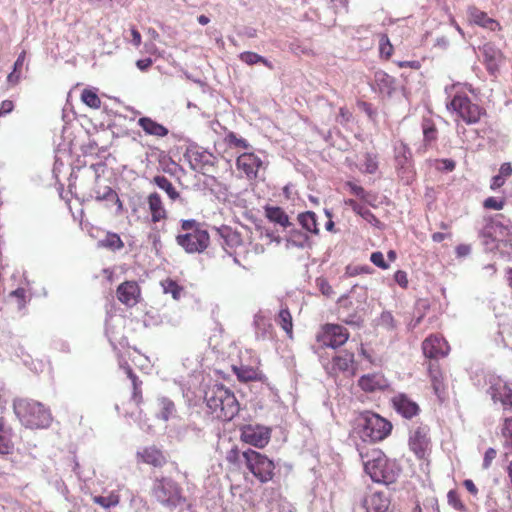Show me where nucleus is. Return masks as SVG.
I'll return each mask as SVG.
<instances>
[{
	"mask_svg": "<svg viewBox=\"0 0 512 512\" xmlns=\"http://www.w3.org/2000/svg\"><path fill=\"white\" fill-rule=\"evenodd\" d=\"M447 93L446 109L467 125H474L487 115L486 109L474 102L469 93L477 96L478 92L471 84L454 83L445 89Z\"/></svg>",
	"mask_w": 512,
	"mask_h": 512,
	"instance_id": "obj_1",
	"label": "nucleus"
},
{
	"mask_svg": "<svg viewBox=\"0 0 512 512\" xmlns=\"http://www.w3.org/2000/svg\"><path fill=\"white\" fill-rule=\"evenodd\" d=\"M205 401L210 413L221 421H231L240 410L235 394L221 384L208 388Z\"/></svg>",
	"mask_w": 512,
	"mask_h": 512,
	"instance_id": "obj_2",
	"label": "nucleus"
},
{
	"mask_svg": "<svg viewBox=\"0 0 512 512\" xmlns=\"http://www.w3.org/2000/svg\"><path fill=\"white\" fill-rule=\"evenodd\" d=\"M354 430L364 442L375 443L391 434L392 424L377 413L363 411L355 418Z\"/></svg>",
	"mask_w": 512,
	"mask_h": 512,
	"instance_id": "obj_3",
	"label": "nucleus"
},
{
	"mask_svg": "<svg viewBox=\"0 0 512 512\" xmlns=\"http://www.w3.org/2000/svg\"><path fill=\"white\" fill-rule=\"evenodd\" d=\"M360 456L365 472L374 482L390 484L396 481L398 469L381 450L374 448L366 453L360 451Z\"/></svg>",
	"mask_w": 512,
	"mask_h": 512,
	"instance_id": "obj_4",
	"label": "nucleus"
},
{
	"mask_svg": "<svg viewBox=\"0 0 512 512\" xmlns=\"http://www.w3.org/2000/svg\"><path fill=\"white\" fill-rule=\"evenodd\" d=\"M13 409L22 424L28 428H46L52 422L49 408L36 400L29 398L15 399Z\"/></svg>",
	"mask_w": 512,
	"mask_h": 512,
	"instance_id": "obj_5",
	"label": "nucleus"
},
{
	"mask_svg": "<svg viewBox=\"0 0 512 512\" xmlns=\"http://www.w3.org/2000/svg\"><path fill=\"white\" fill-rule=\"evenodd\" d=\"M242 456L247 469L261 483H267L274 478L275 464L266 455L256 450L248 449L242 453Z\"/></svg>",
	"mask_w": 512,
	"mask_h": 512,
	"instance_id": "obj_6",
	"label": "nucleus"
},
{
	"mask_svg": "<svg viewBox=\"0 0 512 512\" xmlns=\"http://www.w3.org/2000/svg\"><path fill=\"white\" fill-rule=\"evenodd\" d=\"M349 331L340 324L326 323L322 325L316 335V341L322 347L336 349L343 346L349 339Z\"/></svg>",
	"mask_w": 512,
	"mask_h": 512,
	"instance_id": "obj_7",
	"label": "nucleus"
},
{
	"mask_svg": "<svg viewBox=\"0 0 512 512\" xmlns=\"http://www.w3.org/2000/svg\"><path fill=\"white\" fill-rule=\"evenodd\" d=\"M153 495L164 505L176 506L182 500L181 489L178 484L165 477L155 481Z\"/></svg>",
	"mask_w": 512,
	"mask_h": 512,
	"instance_id": "obj_8",
	"label": "nucleus"
},
{
	"mask_svg": "<svg viewBox=\"0 0 512 512\" xmlns=\"http://www.w3.org/2000/svg\"><path fill=\"white\" fill-rule=\"evenodd\" d=\"M176 242L187 253H201L209 246L210 236L206 230L200 229L177 235Z\"/></svg>",
	"mask_w": 512,
	"mask_h": 512,
	"instance_id": "obj_9",
	"label": "nucleus"
},
{
	"mask_svg": "<svg viewBox=\"0 0 512 512\" xmlns=\"http://www.w3.org/2000/svg\"><path fill=\"white\" fill-rule=\"evenodd\" d=\"M271 429L262 425H244L240 428V439L256 448H264L270 441Z\"/></svg>",
	"mask_w": 512,
	"mask_h": 512,
	"instance_id": "obj_10",
	"label": "nucleus"
},
{
	"mask_svg": "<svg viewBox=\"0 0 512 512\" xmlns=\"http://www.w3.org/2000/svg\"><path fill=\"white\" fill-rule=\"evenodd\" d=\"M488 393L494 402H499L504 408H512V383L501 377H491Z\"/></svg>",
	"mask_w": 512,
	"mask_h": 512,
	"instance_id": "obj_11",
	"label": "nucleus"
},
{
	"mask_svg": "<svg viewBox=\"0 0 512 512\" xmlns=\"http://www.w3.org/2000/svg\"><path fill=\"white\" fill-rule=\"evenodd\" d=\"M422 351L426 358L437 360L449 354L450 346L440 334H431L422 342Z\"/></svg>",
	"mask_w": 512,
	"mask_h": 512,
	"instance_id": "obj_12",
	"label": "nucleus"
},
{
	"mask_svg": "<svg viewBox=\"0 0 512 512\" xmlns=\"http://www.w3.org/2000/svg\"><path fill=\"white\" fill-rule=\"evenodd\" d=\"M483 54V63L486 67L487 72L493 76L497 77L500 73V69L502 65L506 61V57L503 52L496 48L491 43H486L481 48Z\"/></svg>",
	"mask_w": 512,
	"mask_h": 512,
	"instance_id": "obj_13",
	"label": "nucleus"
},
{
	"mask_svg": "<svg viewBox=\"0 0 512 512\" xmlns=\"http://www.w3.org/2000/svg\"><path fill=\"white\" fill-rule=\"evenodd\" d=\"M116 295L122 304L133 307L141 299V288L136 281H125L117 287Z\"/></svg>",
	"mask_w": 512,
	"mask_h": 512,
	"instance_id": "obj_14",
	"label": "nucleus"
},
{
	"mask_svg": "<svg viewBox=\"0 0 512 512\" xmlns=\"http://www.w3.org/2000/svg\"><path fill=\"white\" fill-rule=\"evenodd\" d=\"M188 157L191 168L202 174L210 172L215 165V157L207 151L192 150Z\"/></svg>",
	"mask_w": 512,
	"mask_h": 512,
	"instance_id": "obj_15",
	"label": "nucleus"
},
{
	"mask_svg": "<svg viewBox=\"0 0 512 512\" xmlns=\"http://www.w3.org/2000/svg\"><path fill=\"white\" fill-rule=\"evenodd\" d=\"M409 446L418 458H425L430 452L431 446L427 429L422 427L417 428L410 437Z\"/></svg>",
	"mask_w": 512,
	"mask_h": 512,
	"instance_id": "obj_16",
	"label": "nucleus"
},
{
	"mask_svg": "<svg viewBox=\"0 0 512 512\" xmlns=\"http://www.w3.org/2000/svg\"><path fill=\"white\" fill-rule=\"evenodd\" d=\"M261 165V159L254 153L245 152L239 155L236 159L237 169L242 171L249 179L257 177V173Z\"/></svg>",
	"mask_w": 512,
	"mask_h": 512,
	"instance_id": "obj_17",
	"label": "nucleus"
},
{
	"mask_svg": "<svg viewBox=\"0 0 512 512\" xmlns=\"http://www.w3.org/2000/svg\"><path fill=\"white\" fill-rule=\"evenodd\" d=\"M427 370L435 395L443 401L446 397V384L439 363L430 361Z\"/></svg>",
	"mask_w": 512,
	"mask_h": 512,
	"instance_id": "obj_18",
	"label": "nucleus"
},
{
	"mask_svg": "<svg viewBox=\"0 0 512 512\" xmlns=\"http://www.w3.org/2000/svg\"><path fill=\"white\" fill-rule=\"evenodd\" d=\"M136 457L138 462L151 465L156 468L163 467L167 462L162 450L156 446L144 447L142 450L137 452Z\"/></svg>",
	"mask_w": 512,
	"mask_h": 512,
	"instance_id": "obj_19",
	"label": "nucleus"
},
{
	"mask_svg": "<svg viewBox=\"0 0 512 512\" xmlns=\"http://www.w3.org/2000/svg\"><path fill=\"white\" fill-rule=\"evenodd\" d=\"M148 211L151 215V222L156 224L168 218V211L165 208L161 196L157 192L147 196Z\"/></svg>",
	"mask_w": 512,
	"mask_h": 512,
	"instance_id": "obj_20",
	"label": "nucleus"
},
{
	"mask_svg": "<svg viewBox=\"0 0 512 512\" xmlns=\"http://www.w3.org/2000/svg\"><path fill=\"white\" fill-rule=\"evenodd\" d=\"M358 386L367 393L384 390L388 387L387 379L380 373L366 374L359 378Z\"/></svg>",
	"mask_w": 512,
	"mask_h": 512,
	"instance_id": "obj_21",
	"label": "nucleus"
},
{
	"mask_svg": "<svg viewBox=\"0 0 512 512\" xmlns=\"http://www.w3.org/2000/svg\"><path fill=\"white\" fill-rule=\"evenodd\" d=\"M468 21L471 24H476L477 26L488 29L491 32H495L500 29V25L496 20L490 18L487 13L476 7H470L468 9Z\"/></svg>",
	"mask_w": 512,
	"mask_h": 512,
	"instance_id": "obj_22",
	"label": "nucleus"
},
{
	"mask_svg": "<svg viewBox=\"0 0 512 512\" xmlns=\"http://www.w3.org/2000/svg\"><path fill=\"white\" fill-rule=\"evenodd\" d=\"M390 506V498L385 492L375 491L364 499L367 512H386Z\"/></svg>",
	"mask_w": 512,
	"mask_h": 512,
	"instance_id": "obj_23",
	"label": "nucleus"
},
{
	"mask_svg": "<svg viewBox=\"0 0 512 512\" xmlns=\"http://www.w3.org/2000/svg\"><path fill=\"white\" fill-rule=\"evenodd\" d=\"M392 403L394 409L407 419L416 416L420 410L418 404L412 401L405 394L396 395L393 398Z\"/></svg>",
	"mask_w": 512,
	"mask_h": 512,
	"instance_id": "obj_24",
	"label": "nucleus"
},
{
	"mask_svg": "<svg viewBox=\"0 0 512 512\" xmlns=\"http://www.w3.org/2000/svg\"><path fill=\"white\" fill-rule=\"evenodd\" d=\"M216 231L221 239H223V244L227 250H234L243 244L241 233L230 226L222 225Z\"/></svg>",
	"mask_w": 512,
	"mask_h": 512,
	"instance_id": "obj_25",
	"label": "nucleus"
},
{
	"mask_svg": "<svg viewBox=\"0 0 512 512\" xmlns=\"http://www.w3.org/2000/svg\"><path fill=\"white\" fill-rule=\"evenodd\" d=\"M331 370L334 373L351 371L354 374V353L344 350L335 355L332 358Z\"/></svg>",
	"mask_w": 512,
	"mask_h": 512,
	"instance_id": "obj_26",
	"label": "nucleus"
},
{
	"mask_svg": "<svg viewBox=\"0 0 512 512\" xmlns=\"http://www.w3.org/2000/svg\"><path fill=\"white\" fill-rule=\"evenodd\" d=\"M13 429L3 416L0 417V454L8 455L13 450Z\"/></svg>",
	"mask_w": 512,
	"mask_h": 512,
	"instance_id": "obj_27",
	"label": "nucleus"
},
{
	"mask_svg": "<svg viewBox=\"0 0 512 512\" xmlns=\"http://www.w3.org/2000/svg\"><path fill=\"white\" fill-rule=\"evenodd\" d=\"M265 217L272 223L278 224L283 228L291 226L289 216L283 208L279 206L267 205L264 207Z\"/></svg>",
	"mask_w": 512,
	"mask_h": 512,
	"instance_id": "obj_28",
	"label": "nucleus"
},
{
	"mask_svg": "<svg viewBox=\"0 0 512 512\" xmlns=\"http://www.w3.org/2000/svg\"><path fill=\"white\" fill-rule=\"evenodd\" d=\"M138 125L144 130V132L148 135H153L157 137H165L168 135V129L162 124L154 121L149 117H141L138 119Z\"/></svg>",
	"mask_w": 512,
	"mask_h": 512,
	"instance_id": "obj_29",
	"label": "nucleus"
},
{
	"mask_svg": "<svg viewBox=\"0 0 512 512\" xmlns=\"http://www.w3.org/2000/svg\"><path fill=\"white\" fill-rule=\"evenodd\" d=\"M232 371L237 376V379L244 383L262 379L261 371L255 367L246 365L233 366Z\"/></svg>",
	"mask_w": 512,
	"mask_h": 512,
	"instance_id": "obj_30",
	"label": "nucleus"
},
{
	"mask_svg": "<svg viewBox=\"0 0 512 512\" xmlns=\"http://www.w3.org/2000/svg\"><path fill=\"white\" fill-rule=\"evenodd\" d=\"M176 413L174 402L167 397H159L157 399L156 417L162 421H168Z\"/></svg>",
	"mask_w": 512,
	"mask_h": 512,
	"instance_id": "obj_31",
	"label": "nucleus"
},
{
	"mask_svg": "<svg viewBox=\"0 0 512 512\" xmlns=\"http://www.w3.org/2000/svg\"><path fill=\"white\" fill-rule=\"evenodd\" d=\"M422 131H423V145L427 149L432 146L437 141L438 138V129L430 118H425L422 121Z\"/></svg>",
	"mask_w": 512,
	"mask_h": 512,
	"instance_id": "obj_32",
	"label": "nucleus"
},
{
	"mask_svg": "<svg viewBox=\"0 0 512 512\" xmlns=\"http://www.w3.org/2000/svg\"><path fill=\"white\" fill-rule=\"evenodd\" d=\"M92 501L105 510L114 508L120 504L121 497L118 490L110 491L108 495H93Z\"/></svg>",
	"mask_w": 512,
	"mask_h": 512,
	"instance_id": "obj_33",
	"label": "nucleus"
},
{
	"mask_svg": "<svg viewBox=\"0 0 512 512\" xmlns=\"http://www.w3.org/2000/svg\"><path fill=\"white\" fill-rule=\"evenodd\" d=\"M152 183L158 188L166 192L171 201H176L180 198V193L174 187L172 182L164 175H156L152 179Z\"/></svg>",
	"mask_w": 512,
	"mask_h": 512,
	"instance_id": "obj_34",
	"label": "nucleus"
},
{
	"mask_svg": "<svg viewBox=\"0 0 512 512\" xmlns=\"http://www.w3.org/2000/svg\"><path fill=\"white\" fill-rule=\"evenodd\" d=\"M80 100L89 108L98 110L102 106L97 88H84L80 94Z\"/></svg>",
	"mask_w": 512,
	"mask_h": 512,
	"instance_id": "obj_35",
	"label": "nucleus"
},
{
	"mask_svg": "<svg viewBox=\"0 0 512 512\" xmlns=\"http://www.w3.org/2000/svg\"><path fill=\"white\" fill-rule=\"evenodd\" d=\"M299 224L305 229L307 232L317 235L319 233V228L316 220V214L312 211H306L300 213L297 217Z\"/></svg>",
	"mask_w": 512,
	"mask_h": 512,
	"instance_id": "obj_36",
	"label": "nucleus"
},
{
	"mask_svg": "<svg viewBox=\"0 0 512 512\" xmlns=\"http://www.w3.org/2000/svg\"><path fill=\"white\" fill-rule=\"evenodd\" d=\"M411 157V151L405 143L400 142L395 147V162L397 167L401 169L407 168L411 163Z\"/></svg>",
	"mask_w": 512,
	"mask_h": 512,
	"instance_id": "obj_37",
	"label": "nucleus"
},
{
	"mask_svg": "<svg viewBox=\"0 0 512 512\" xmlns=\"http://www.w3.org/2000/svg\"><path fill=\"white\" fill-rule=\"evenodd\" d=\"M26 51L23 50L19 55L17 60L14 63L13 71L8 74L7 82L11 86H15L19 83L23 71V67L26 61Z\"/></svg>",
	"mask_w": 512,
	"mask_h": 512,
	"instance_id": "obj_38",
	"label": "nucleus"
},
{
	"mask_svg": "<svg viewBox=\"0 0 512 512\" xmlns=\"http://www.w3.org/2000/svg\"><path fill=\"white\" fill-rule=\"evenodd\" d=\"M276 323L285 331L287 336L292 339L293 338V320L292 315L287 307L282 308L276 319Z\"/></svg>",
	"mask_w": 512,
	"mask_h": 512,
	"instance_id": "obj_39",
	"label": "nucleus"
},
{
	"mask_svg": "<svg viewBox=\"0 0 512 512\" xmlns=\"http://www.w3.org/2000/svg\"><path fill=\"white\" fill-rule=\"evenodd\" d=\"M101 245L112 251L120 250L124 247V242L116 233L108 232L105 238L101 241Z\"/></svg>",
	"mask_w": 512,
	"mask_h": 512,
	"instance_id": "obj_40",
	"label": "nucleus"
},
{
	"mask_svg": "<svg viewBox=\"0 0 512 512\" xmlns=\"http://www.w3.org/2000/svg\"><path fill=\"white\" fill-rule=\"evenodd\" d=\"M239 58L241 61H243L244 63H246L248 65L262 63L269 69H273L271 62H269L267 59H265L264 57L258 55L257 53H254V52H249V51L243 52L240 54Z\"/></svg>",
	"mask_w": 512,
	"mask_h": 512,
	"instance_id": "obj_41",
	"label": "nucleus"
},
{
	"mask_svg": "<svg viewBox=\"0 0 512 512\" xmlns=\"http://www.w3.org/2000/svg\"><path fill=\"white\" fill-rule=\"evenodd\" d=\"M224 142L231 148L248 149L249 143L246 139L238 137L236 133L229 131L225 137Z\"/></svg>",
	"mask_w": 512,
	"mask_h": 512,
	"instance_id": "obj_42",
	"label": "nucleus"
},
{
	"mask_svg": "<svg viewBox=\"0 0 512 512\" xmlns=\"http://www.w3.org/2000/svg\"><path fill=\"white\" fill-rule=\"evenodd\" d=\"M356 214L363 218L371 226L381 228V221L365 205H362L361 209Z\"/></svg>",
	"mask_w": 512,
	"mask_h": 512,
	"instance_id": "obj_43",
	"label": "nucleus"
},
{
	"mask_svg": "<svg viewBox=\"0 0 512 512\" xmlns=\"http://www.w3.org/2000/svg\"><path fill=\"white\" fill-rule=\"evenodd\" d=\"M162 286L164 292L170 293L174 299L178 300L181 297L183 288L180 285H178L174 280L167 279L163 282Z\"/></svg>",
	"mask_w": 512,
	"mask_h": 512,
	"instance_id": "obj_44",
	"label": "nucleus"
},
{
	"mask_svg": "<svg viewBox=\"0 0 512 512\" xmlns=\"http://www.w3.org/2000/svg\"><path fill=\"white\" fill-rule=\"evenodd\" d=\"M448 504L457 511H465L466 507L461 500L460 494L457 490H450L447 494Z\"/></svg>",
	"mask_w": 512,
	"mask_h": 512,
	"instance_id": "obj_45",
	"label": "nucleus"
},
{
	"mask_svg": "<svg viewBox=\"0 0 512 512\" xmlns=\"http://www.w3.org/2000/svg\"><path fill=\"white\" fill-rule=\"evenodd\" d=\"M95 199L97 201H103V200L113 201L115 204H117L118 209L122 210V207H123L122 201L120 200L118 194L111 187H106L105 192L102 195L97 194Z\"/></svg>",
	"mask_w": 512,
	"mask_h": 512,
	"instance_id": "obj_46",
	"label": "nucleus"
},
{
	"mask_svg": "<svg viewBox=\"0 0 512 512\" xmlns=\"http://www.w3.org/2000/svg\"><path fill=\"white\" fill-rule=\"evenodd\" d=\"M379 325L387 330H395L397 322L390 311H383L379 317Z\"/></svg>",
	"mask_w": 512,
	"mask_h": 512,
	"instance_id": "obj_47",
	"label": "nucleus"
},
{
	"mask_svg": "<svg viewBox=\"0 0 512 512\" xmlns=\"http://www.w3.org/2000/svg\"><path fill=\"white\" fill-rule=\"evenodd\" d=\"M393 46L387 38V34H383L379 42V51L381 57L389 59L393 53Z\"/></svg>",
	"mask_w": 512,
	"mask_h": 512,
	"instance_id": "obj_48",
	"label": "nucleus"
},
{
	"mask_svg": "<svg viewBox=\"0 0 512 512\" xmlns=\"http://www.w3.org/2000/svg\"><path fill=\"white\" fill-rule=\"evenodd\" d=\"M505 199H497L495 197H488L484 200L483 206L486 209L502 210L505 206Z\"/></svg>",
	"mask_w": 512,
	"mask_h": 512,
	"instance_id": "obj_49",
	"label": "nucleus"
},
{
	"mask_svg": "<svg viewBox=\"0 0 512 512\" xmlns=\"http://www.w3.org/2000/svg\"><path fill=\"white\" fill-rule=\"evenodd\" d=\"M120 367L124 370L127 377L131 380L132 387H140L143 382L139 379V377L133 372L132 368L128 363H120Z\"/></svg>",
	"mask_w": 512,
	"mask_h": 512,
	"instance_id": "obj_50",
	"label": "nucleus"
},
{
	"mask_svg": "<svg viewBox=\"0 0 512 512\" xmlns=\"http://www.w3.org/2000/svg\"><path fill=\"white\" fill-rule=\"evenodd\" d=\"M130 399L136 405V407L139 409V413L141 414L142 413L141 405L144 402L142 386L132 387Z\"/></svg>",
	"mask_w": 512,
	"mask_h": 512,
	"instance_id": "obj_51",
	"label": "nucleus"
},
{
	"mask_svg": "<svg viewBox=\"0 0 512 512\" xmlns=\"http://www.w3.org/2000/svg\"><path fill=\"white\" fill-rule=\"evenodd\" d=\"M370 260L374 265H376L377 267H379L381 269H387L389 267V265L384 260V256H383L382 252H380V251L373 252L371 254Z\"/></svg>",
	"mask_w": 512,
	"mask_h": 512,
	"instance_id": "obj_52",
	"label": "nucleus"
},
{
	"mask_svg": "<svg viewBox=\"0 0 512 512\" xmlns=\"http://www.w3.org/2000/svg\"><path fill=\"white\" fill-rule=\"evenodd\" d=\"M181 228L185 233L194 232L201 229L200 224L194 219L182 220Z\"/></svg>",
	"mask_w": 512,
	"mask_h": 512,
	"instance_id": "obj_53",
	"label": "nucleus"
},
{
	"mask_svg": "<svg viewBox=\"0 0 512 512\" xmlns=\"http://www.w3.org/2000/svg\"><path fill=\"white\" fill-rule=\"evenodd\" d=\"M317 285L323 295L330 297L334 294V290L327 280L322 278L317 279Z\"/></svg>",
	"mask_w": 512,
	"mask_h": 512,
	"instance_id": "obj_54",
	"label": "nucleus"
},
{
	"mask_svg": "<svg viewBox=\"0 0 512 512\" xmlns=\"http://www.w3.org/2000/svg\"><path fill=\"white\" fill-rule=\"evenodd\" d=\"M378 168L376 158L371 154H367L365 157V170L368 173H374Z\"/></svg>",
	"mask_w": 512,
	"mask_h": 512,
	"instance_id": "obj_55",
	"label": "nucleus"
},
{
	"mask_svg": "<svg viewBox=\"0 0 512 512\" xmlns=\"http://www.w3.org/2000/svg\"><path fill=\"white\" fill-rule=\"evenodd\" d=\"M291 237H292L293 241L301 247H303L309 240V238L306 234H303L302 232H300L298 230H293L291 232Z\"/></svg>",
	"mask_w": 512,
	"mask_h": 512,
	"instance_id": "obj_56",
	"label": "nucleus"
},
{
	"mask_svg": "<svg viewBox=\"0 0 512 512\" xmlns=\"http://www.w3.org/2000/svg\"><path fill=\"white\" fill-rule=\"evenodd\" d=\"M352 118L351 112L346 107H341L339 109V114L337 116V122L341 125L347 124Z\"/></svg>",
	"mask_w": 512,
	"mask_h": 512,
	"instance_id": "obj_57",
	"label": "nucleus"
},
{
	"mask_svg": "<svg viewBox=\"0 0 512 512\" xmlns=\"http://www.w3.org/2000/svg\"><path fill=\"white\" fill-rule=\"evenodd\" d=\"M240 460V452L237 447H233L226 453V461L229 464L236 465Z\"/></svg>",
	"mask_w": 512,
	"mask_h": 512,
	"instance_id": "obj_58",
	"label": "nucleus"
},
{
	"mask_svg": "<svg viewBox=\"0 0 512 512\" xmlns=\"http://www.w3.org/2000/svg\"><path fill=\"white\" fill-rule=\"evenodd\" d=\"M502 435L512 441V416L504 419Z\"/></svg>",
	"mask_w": 512,
	"mask_h": 512,
	"instance_id": "obj_59",
	"label": "nucleus"
},
{
	"mask_svg": "<svg viewBox=\"0 0 512 512\" xmlns=\"http://www.w3.org/2000/svg\"><path fill=\"white\" fill-rule=\"evenodd\" d=\"M394 279L400 287H402V288L408 287V276L405 271H402V270L396 271V273L394 274Z\"/></svg>",
	"mask_w": 512,
	"mask_h": 512,
	"instance_id": "obj_60",
	"label": "nucleus"
},
{
	"mask_svg": "<svg viewBox=\"0 0 512 512\" xmlns=\"http://www.w3.org/2000/svg\"><path fill=\"white\" fill-rule=\"evenodd\" d=\"M497 452L494 448H488L484 454L483 467H490L492 461L496 458Z\"/></svg>",
	"mask_w": 512,
	"mask_h": 512,
	"instance_id": "obj_61",
	"label": "nucleus"
},
{
	"mask_svg": "<svg viewBox=\"0 0 512 512\" xmlns=\"http://www.w3.org/2000/svg\"><path fill=\"white\" fill-rule=\"evenodd\" d=\"M347 185L349 186L351 193L360 197L361 199H366V194L363 187L358 186L352 182H348Z\"/></svg>",
	"mask_w": 512,
	"mask_h": 512,
	"instance_id": "obj_62",
	"label": "nucleus"
},
{
	"mask_svg": "<svg viewBox=\"0 0 512 512\" xmlns=\"http://www.w3.org/2000/svg\"><path fill=\"white\" fill-rule=\"evenodd\" d=\"M505 184V179L502 177V175H496L492 177L491 183H490V189L495 191L499 188H501Z\"/></svg>",
	"mask_w": 512,
	"mask_h": 512,
	"instance_id": "obj_63",
	"label": "nucleus"
},
{
	"mask_svg": "<svg viewBox=\"0 0 512 512\" xmlns=\"http://www.w3.org/2000/svg\"><path fill=\"white\" fill-rule=\"evenodd\" d=\"M499 175H502L504 179L512 175V165L510 162H505L501 164L499 169Z\"/></svg>",
	"mask_w": 512,
	"mask_h": 512,
	"instance_id": "obj_64",
	"label": "nucleus"
}]
</instances>
